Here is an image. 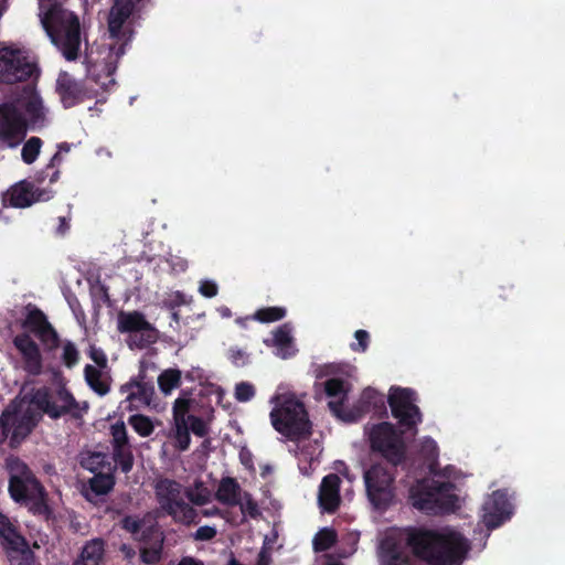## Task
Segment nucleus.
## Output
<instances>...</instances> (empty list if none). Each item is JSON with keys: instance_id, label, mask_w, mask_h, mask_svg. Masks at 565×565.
<instances>
[{"instance_id": "f257e3e1", "label": "nucleus", "mask_w": 565, "mask_h": 565, "mask_svg": "<svg viewBox=\"0 0 565 565\" xmlns=\"http://www.w3.org/2000/svg\"><path fill=\"white\" fill-rule=\"evenodd\" d=\"M43 415L51 419H58L70 415L74 419L82 417L78 402L65 386L56 388L41 386L33 390L30 405L23 411L19 403H10L0 416L1 439L11 437V444L20 443L26 438L42 420Z\"/></svg>"}, {"instance_id": "f03ea898", "label": "nucleus", "mask_w": 565, "mask_h": 565, "mask_svg": "<svg viewBox=\"0 0 565 565\" xmlns=\"http://www.w3.org/2000/svg\"><path fill=\"white\" fill-rule=\"evenodd\" d=\"M406 545L427 565H462L470 551L468 539L448 529L413 527L407 532Z\"/></svg>"}, {"instance_id": "7ed1b4c3", "label": "nucleus", "mask_w": 565, "mask_h": 565, "mask_svg": "<svg viewBox=\"0 0 565 565\" xmlns=\"http://www.w3.org/2000/svg\"><path fill=\"white\" fill-rule=\"evenodd\" d=\"M9 470V493L17 503H23L29 511L49 521L53 518V510L47 503V492L29 466L19 457L7 459Z\"/></svg>"}, {"instance_id": "20e7f679", "label": "nucleus", "mask_w": 565, "mask_h": 565, "mask_svg": "<svg viewBox=\"0 0 565 565\" xmlns=\"http://www.w3.org/2000/svg\"><path fill=\"white\" fill-rule=\"evenodd\" d=\"M409 499L415 509L434 515L454 512L459 500L454 482L430 478L416 481L409 489Z\"/></svg>"}, {"instance_id": "39448f33", "label": "nucleus", "mask_w": 565, "mask_h": 565, "mask_svg": "<svg viewBox=\"0 0 565 565\" xmlns=\"http://www.w3.org/2000/svg\"><path fill=\"white\" fill-rule=\"evenodd\" d=\"M276 406L270 412V422L275 430L291 441H299L310 437L311 422L305 404L294 396L276 395Z\"/></svg>"}, {"instance_id": "423d86ee", "label": "nucleus", "mask_w": 565, "mask_h": 565, "mask_svg": "<svg viewBox=\"0 0 565 565\" xmlns=\"http://www.w3.org/2000/svg\"><path fill=\"white\" fill-rule=\"evenodd\" d=\"M365 492L372 508L385 512L396 497L395 471L383 463L371 465L363 473Z\"/></svg>"}, {"instance_id": "0eeeda50", "label": "nucleus", "mask_w": 565, "mask_h": 565, "mask_svg": "<svg viewBox=\"0 0 565 565\" xmlns=\"http://www.w3.org/2000/svg\"><path fill=\"white\" fill-rule=\"evenodd\" d=\"M156 499L168 515L175 522L191 525L199 522L198 511L182 498V486L172 479L162 478L154 484Z\"/></svg>"}, {"instance_id": "6e6552de", "label": "nucleus", "mask_w": 565, "mask_h": 565, "mask_svg": "<svg viewBox=\"0 0 565 565\" xmlns=\"http://www.w3.org/2000/svg\"><path fill=\"white\" fill-rule=\"evenodd\" d=\"M416 393L412 388L392 387L387 397L393 417L403 431L417 433V426L423 422V414L415 404Z\"/></svg>"}, {"instance_id": "1a4fd4ad", "label": "nucleus", "mask_w": 565, "mask_h": 565, "mask_svg": "<svg viewBox=\"0 0 565 565\" xmlns=\"http://www.w3.org/2000/svg\"><path fill=\"white\" fill-rule=\"evenodd\" d=\"M371 447L396 468L406 458V445L393 424L383 422L376 425L370 436Z\"/></svg>"}, {"instance_id": "9d476101", "label": "nucleus", "mask_w": 565, "mask_h": 565, "mask_svg": "<svg viewBox=\"0 0 565 565\" xmlns=\"http://www.w3.org/2000/svg\"><path fill=\"white\" fill-rule=\"evenodd\" d=\"M117 329L120 333H129L127 343L130 349H146L158 340L157 329L140 311H120L117 319Z\"/></svg>"}, {"instance_id": "9b49d317", "label": "nucleus", "mask_w": 565, "mask_h": 565, "mask_svg": "<svg viewBox=\"0 0 565 565\" xmlns=\"http://www.w3.org/2000/svg\"><path fill=\"white\" fill-rule=\"evenodd\" d=\"M35 70L25 51L14 46L0 47V83L11 85L25 82Z\"/></svg>"}, {"instance_id": "f8f14e48", "label": "nucleus", "mask_w": 565, "mask_h": 565, "mask_svg": "<svg viewBox=\"0 0 565 565\" xmlns=\"http://www.w3.org/2000/svg\"><path fill=\"white\" fill-rule=\"evenodd\" d=\"M140 1L141 0H116L110 8L108 14V31L110 38L115 39L118 44V46L114 45L111 47L117 58L126 53V46L132 38L134 31L131 29H125L124 25Z\"/></svg>"}, {"instance_id": "ddd939ff", "label": "nucleus", "mask_w": 565, "mask_h": 565, "mask_svg": "<svg viewBox=\"0 0 565 565\" xmlns=\"http://www.w3.org/2000/svg\"><path fill=\"white\" fill-rule=\"evenodd\" d=\"M28 132V121L14 103L0 104V141L9 148L19 146Z\"/></svg>"}, {"instance_id": "4468645a", "label": "nucleus", "mask_w": 565, "mask_h": 565, "mask_svg": "<svg viewBox=\"0 0 565 565\" xmlns=\"http://www.w3.org/2000/svg\"><path fill=\"white\" fill-rule=\"evenodd\" d=\"M26 316L22 328L26 333H33L43 344L46 351H53L60 347V337L54 327L49 322L45 313L35 306L26 307Z\"/></svg>"}, {"instance_id": "2eb2a0df", "label": "nucleus", "mask_w": 565, "mask_h": 565, "mask_svg": "<svg viewBox=\"0 0 565 565\" xmlns=\"http://www.w3.org/2000/svg\"><path fill=\"white\" fill-rule=\"evenodd\" d=\"M54 194L50 188H38L33 182L22 180L7 191L4 202L12 207L24 209L38 202L50 201Z\"/></svg>"}, {"instance_id": "dca6fc26", "label": "nucleus", "mask_w": 565, "mask_h": 565, "mask_svg": "<svg viewBox=\"0 0 565 565\" xmlns=\"http://www.w3.org/2000/svg\"><path fill=\"white\" fill-rule=\"evenodd\" d=\"M12 342L22 356L23 370L29 375H40L43 371V359L36 342L26 332L17 334Z\"/></svg>"}, {"instance_id": "f3484780", "label": "nucleus", "mask_w": 565, "mask_h": 565, "mask_svg": "<svg viewBox=\"0 0 565 565\" xmlns=\"http://www.w3.org/2000/svg\"><path fill=\"white\" fill-rule=\"evenodd\" d=\"M511 514V504L507 494L500 490L494 491L483 504V523L488 529L500 526Z\"/></svg>"}, {"instance_id": "a211bd4d", "label": "nucleus", "mask_w": 565, "mask_h": 565, "mask_svg": "<svg viewBox=\"0 0 565 565\" xmlns=\"http://www.w3.org/2000/svg\"><path fill=\"white\" fill-rule=\"evenodd\" d=\"M341 478L337 473H329L321 480L318 491V503L323 512L334 513L341 504Z\"/></svg>"}, {"instance_id": "6ab92c4d", "label": "nucleus", "mask_w": 565, "mask_h": 565, "mask_svg": "<svg viewBox=\"0 0 565 565\" xmlns=\"http://www.w3.org/2000/svg\"><path fill=\"white\" fill-rule=\"evenodd\" d=\"M56 92L65 108L74 107L86 97V89L82 82L73 78L68 73H60L56 81Z\"/></svg>"}, {"instance_id": "aec40b11", "label": "nucleus", "mask_w": 565, "mask_h": 565, "mask_svg": "<svg viewBox=\"0 0 565 565\" xmlns=\"http://www.w3.org/2000/svg\"><path fill=\"white\" fill-rule=\"evenodd\" d=\"M116 484L115 470L99 471L83 486V495L93 501L96 497L109 493Z\"/></svg>"}, {"instance_id": "412c9836", "label": "nucleus", "mask_w": 565, "mask_h": 565, "mask_svg": "<svg viewBox=\"0 0 565 565\" xmlns=\"http://www.w3.org/2000/svg\"><path fill=\"white\" fill-rule=\"evenodd\" d=\"M145 371H140L136 379H131L126 384L121 385L120 392L127 394V398L139 399L140 402L149 405L152 396L154 395V386L151 382L145 381Z\"/></svg>"}, {"instance_id": "4be33fe9", "label": "nucleus", "mask_w": 565, "mask_h": 565, "mask_svg": "<svg viewBox=\"0 0 565 565\" xmlns=\"http://www.w3.org/2000/svg\"><path fill=\"white\" fill-rule=\"evenodd\" d=\"M383 565H414L406 546L393 539L382 542Z\"/></svg>"}, {"instance_id": "5701e85b", "label": "nucleus", "mask_w": 565, "mask_h": 565, "mask_svg": "<svg viewBox=\"0 0 565 565\" xmlns=\"http://www.w3.org/2000/svg\"><path fill=\"white\" fill-rule=\"evenodd\" d=\"M266 345H273L277 349V355L282 359L291 358L296 350L294 349V339L291 335V328L288 323L279 326L273 332V339L264 341Z\"/></svg>"}, {"instance_id": "b1692460", "label": "nucleus", "mask_w": 565, "mask_h": 565, "mask_svg": "<svg viewBox=\"0 0 565 565\" xmlns=\"http://www.w3.org/2000/svg\"><path fill=\"white\" fill-rule=\"evenodd\" d=\"M242 489L236 479L225 477L221 480L215 493L216 500L230 507H235L241 503Z\"/></svg>"}, {"instance_id": "393cba45", "label": "nucleus", "mask_w": 565, "mask_h": 565, "mask_svg": "<svg viewBox=\"0 0 565 565\" xmlns=\"http://www.w3.org/2000/svg\"><path fill=\"white\" fill-rule=\"evenodd\" d=\"M23 542L10 543L3 547L11 565H35V554L24 536Z\"/></svg>"}, {"instance_id": "a878e982", "label": "nucleus", "mask_w": 565, "mask_h": 565, "mask_svg": "<svg viewBox=\"0 0 565 565\" xmlns=\"http://www.w3.org/2000/svg\"><path fill=\"white\" fill-rule=\"evenodd\" d=\"M79 463L82 468L90 471L92 473L116 470V466L111 463L109 456L102 451L83 452L81 455Z\"/></svg>"}, {"instance_id": "bb28decb", "label": "nucleus", "mask_w": 565, "mask_h": 565, "mask_svg": "<svg viewBox=\"0 0 565 565\" xmlns=\"http://www.w3.org/2000/svg\"><path fill=\"white\" fill-rule=\"evenodd\" d=\"M105 554V542L102 539H93L83 546L78 559L73 565H99Z\"/></svg>"}, {"instance_id": "cd10ccee", "label": "nucleus", "mask_w": 565, "mask_h": 565, "mask_svg": "<svg viewBox=\"0 0 565 565\" xmlns=\"http://www.w3.org/2000/svg\"><path fill=\"white\" fill-rule=\"evenodd\" d=\"M24 111L26 115L28 127L32 129L42 128L45 125V109L41 97L36 94L31 95L25 104Z\"/></svg>"}, {"instance_id": "c85d7f7f", "label": "nucleus", "mask_w": 565, "mask_h": 565, "mask_svg": "<svg viewBox=\"0 0 565 565\" xmlns=\"http://www.w3.org/2000/svg\"><path fill=\"white\" fill-rule=\"evenodd\" d=\"M84 376L87 385L98 395L104 396L110 390L109 376H105L97 367L86 364L84 367Z\"/></svg>"}, {"instance_id": "c756f323", "label": "nucleus", "mask_w": 565, "mask_h": 565, "mask_svg": "<svg viewBox=\"0 0 565 565\" xmlns=\"http://www.w3.org/2000/svg\"><path fill=\"white\" fill-rule=\"evenodd\" d=\"M359 404L363 412L377 413L385 408L384 395L372 387H366L360 396Z\"/></svg>"}, {"instance_id": "7c9ffc66", "label": "nucleus", "mask_w": 565, "mask_h": 565, "mask_svg": "<svg viewBox=\"0 0 565 565\" xmlns=\"http://www.w3.org/2000/svg\"><path fill=\"white\" fill-rule=\"evenodd\" d=\"M181 371L178 369L164 370L158 377V385L160 391L168 395L172 390L181 385Z\"/></svg>"}, {"instance_id": "2f4dec72", "label": "nucleus", "mask_w": 565, "mask_h": 565, "mask_svg": "<svg viewBox=\"0 0 565 565\" xmlns=\"http://www.w3.org/2000/svg\"><path fill=\"white\" fill-rule=\"evenodd\" d=\"M337 540L338 534L333 529L323 527L313 537V550L316 552H326L337 543Z\"/></svg>"}, {"instance_id": "473e14b6", "label": "nucleus", "mask_w": 565, "mask_h": 565, "mask_svg": "<svg viewBox=\"0 0 565 565\" xmlns=\"http://www.w3.org/2000/svg\"><path fill=\"white\" fill-rule=\"evenodd\" d=\"M0 537L2 539V545L10 543L23 542L22 535L19 533L17 526L11 523L8 516L0 512Z\"/></svg>"}, {"instance_id": "72a5a7b5", "label": "nucleus", "mask_w": 565, "mask_h": 565, "mask_svg": "<svg viewBox=\"0 0 565 565\" xmlns=\"http://www.w3.org/2000/svg\"><path fill=\"white\" fill-rule=\"evenodd\" d=\"M139 540L143 543V546H163L164 534L158 524H151L146 526L141 533Z\"/></svg>"}, {"instance_id": "f704fd0d", "label": "nucleus", "mask_w": 565, "mask_h": 565, "mask_svg": "<svg viewBox=\"0 0 565 565\" xmlns=\"http://www.w3.org/2000/svg\"><path fill=\"white\" fill-rule=\"evenodd\" d=\"M113 460L119 467L121 472H130L134 467V455L131 446L113 448Z\"/></svg>"}, {"instance_id": "c9c22d12", "label": "nucleus", "mask_w": 565, "mask_h": 565, "mask_svg": "<svg viewBox=\"0 0 565 565\" xmlns=\"http://www.w3.org/2000/svg\"><path fill=\"white\" fill-rule=\"evenodd\" d=\"M287 315L285 307H264L255 311L253 318L262 323L276 322Z\"/></svg>"}, {"instance_id": "e433bc0d", "label": "nucleus", "mask_w": 565, "mask_h": 565, "mask_svg": "<svg viewBox=\"0 0 565 565\" xmlns=\"http://www.w3.org/2000/svg\"><path fill=\"white\" fill-rule=\"evenodd\" d=\"M42 146H43V141L40 137L29 138L24 142L22 150H21V158H22L23 162L26 164H32L33 162H35L41 152Z\"/></svg>"}, {"instance_id": "4c0bfd02", "label": "nucleus", "mask_w": 565, "mask_h": 565, "mask_svg": "<svg viewBox=\"0 0 565 565\" xmlns=\"http://www.w3.org/2000/svg\"><path fill=\"white\" fill-rule=\"evenodd\" d=\"M129 425L134 428V430L141 437L150 436L154 426L150 417L142 414H135L128 418Z\"/></svg>"}, {"instance_id": "58836bf2", "label": "nucleus", "mask_w": 565, "mask_h": 565, "mask_svg": "<svg viewBox=\"0 0 565 565\" xmlns=\"http://www.w3.org/2000/svg\"><path fill=\"white\" fill-rule=\"evenodd\" d=\"M419 451L424 460L428 462L430 467L437 462L439 457V448L433 438L426 437L420 444Z\"/></svg>"}, {"instance_id": "ea45409f", "label": "nucleus", "mask_w": 565, "mask_h": 565, "mask_svg": "<svg viewBox=\"0 0 565 565\" xmlns=\"http://www.w3.org/2000/svg\"><path fill=\"white\" fill-rule=\"evenodd\" d=\"M61 360L67 369H73L79 362V352L72 341L63 343Z\"/></svg>"}, {"instance_id": "a19ab883", "label": "nucleus", "mask_w": 565, "mask_h": 565, "mask_svg": "<svg viewBox=\"0 0 565 565\" xmlns=\"http://www.w3.org/2000/svg\"><path fill=\"white\" fill-rule=\"evenodd\" d=\"M174 447L179 451H185L191 444V436L188 424H174Z\"/></svg>"}, {"instance_id": "79ce46f5", "label": "nucleus", "mask_w": 565, "mask_h": 565, "mask_svg": "<svg viewBox=\"0 0 565 565\" xmlns=\"http://www.w3.org/2000/svg\"><path fill=\"white\" fill-rule=\"evenodd\" d=\"M192 401L179 397L173 403L174 424H188V413L190 412Z\"/></svg>"}, {"instance_id": "37998d69", "label": "nucleus", "mask_w": 565, "mask_h": 565, "mask_svg": "<svg viewBox=\"0 0 565 565\" xmlns=\"http://www.w3.org/2000/svg\"><path fill=\"white\" fill-rule=\"evenodd\" d=\"M238 505L244 515H248L252 519H257L260 515L258 504L249 492H244L241 495V503Z\"/></svg>"}, {"instance_id": "c03bdc74", "label": "nucleus", "mask_w": 565, "mask_h": 565, "mask_svg": "<svg viewBox=\"0 0 565 565\" xmlns=\"http://www.w3.org/2000/svg\"><path fill=\"white\" fill-rule=\"evenodd\" d=\"M111 436L113 448L130 446L124 423H117L111 426Z\"/></svg>"}, {"instance_id": "a18cd8bd", "label": "nucleus", "mask_w": 565, "mask_h": 565, "mask_svg": "<svg viewBox=\"0 0 565 565\" xmlns=\"http://www.w3.org/2000/svg\"><path fill=\"white\" fill-rule=\"evenodd\" d=\"M163 546H142L140 548V559L145 564L153 565L161 561Z\"/></svg>"}, {"instance_id": "49530a36", "label": "nucleus", "mask_w": 565, "mask_h": 565, "mask_svg": "<svg viewBox=\"0 0 565 565\" xmlns=\"http://www.w3.org/2000/svg\"><path fill=\"white\" fill-rule=\"evenodd\" d=\"M121 529L137 536L146 527L143 520L138 516L126 515L120 521Z\"/></svg>"}, {"instance_id": "de8ad7c7", "label": "nucleus", "mask_w": 565, "mask_h": 565, "mask_svg": "<svg viewBox=\"0 0 565 565\" xmlns=\"http://www.w3.org/2000/svg\"><path fill=\"white\" fill-rule=\"evenodd\" d=\"M344 380L332 377L324 382V392L329 397H341L345 395Z\"/></svg>"}, {"instance_id": "09e8293b", "label": "nucleus", "mask_w": 565, "mask_h": 565, "mask_svg": "<svg viewBox=\"0 0 565 565\" xmlns=\"http://www.w3.org/2000/svg\"><path fill=\"white\" fill-rule=\"evenodd\" d=\"M354 338H355L356 342H352L350 344V349L353 352H365L369 349V344H370L369 332L365 330H362V329L356 330L354 332Z\"/></svg>"}, {"instance_id": "8fccbe9b", "label": "nucleus", "mask_w": 565, "mask_h": 565, "mask_svg": "<svg viewBox=\"0 0 565 565\" xmlns=\"http://www.w3.org/2000/svg\"><path fill=\"white\" fill-rule=\"evenodd\" d=\"M188 426L189 430L191 429V431L198 437H204L209 433L206 423L195 415L188 416Z\"/></svg>"}, {"instance_id": "3c124183", "label": "nucleus", "mask_w": 565, "mask_h": 565, "mask_svg": "<svg viewBox=\"0 0 565 565\" xmlns=\"http://www.w3.org/2000/svg\"><path fill=\"white\" fill-rule=\"evenodd\" d=\"M255 395V387L247 382H241L235 386V398L238 402H248Z\"/></svg>"}, {"instance_id": "603ef678", "label": "nucleus", "mask_w": 565, "mask_h": 565, "mask_svg": "<svg viewBox=\"0 0 565 565\" xmlns=\"http://www.w3.org/2000/svg\"><path fill=\"white\" fill-rule=\"evenodd\" d=\"M227 358L236 367H242L249 363L248 353L238 348H231L227 352Z\"/></svg>"}, {"instance_id": "864d4df0", "label": "nucleus", "mask_w": 565, "mask_h": 565, "mask_svg": "<svg viewBox=\"0 0 565 565\" xmlns=\"http://www.w3.org/2000/svg\"><path fill=\"white\" fill-rule=\"evenodd\" d=\"M64 158L60 152H55L47 163V169H52V173L50 175V184H53L60 180L61 170L60 167L63 163Z\"/></svg>"}, {"instance_id": "5fc2aeb1", "label": "nucleus", "mask_w": 565, "mask_h": 565, "mask_svg": "<svg viewBox=\"0 0 565 565\" xmlns=\"http://www.w3.org/2000/svg\"><path fill=\"white\" fill-rule=\"evenodd\" d=\"M216 534L217 531L215 527L203 525L195 531V533L193 534V539L195 541H211L216 536Z\"/></svg>"}, {"instance_id": "6e6d98bb", "label": "nucleus", "mask_w": 565, "mask_h": 565, "mask_svg": "<svg viewBox=\"0 0 565 565\" xmlns=\"http://www.w3.org/2000/svg\"><path fill=\"white\" fill-rule=\"evenodd\" d=\"M199 291L203 297L212 298L215 297L218 292V287L216 282L212 280H203L200 284Z\"/></svg>"}, {"instance_id": "4d7b16f0", "label": "nucleus", "mask_w": 565, "mask_h": 565, "mask_svg": "<svg viewBox=\"0 0 565 565\" xmlns=\"http://www.w3.org/2000/svg\"><path fill=\"white\" fill-rule=\"evenodd\" d=\"M89 358L97 364L99 369L107 367L108 360L102 349L92 347L89 350Z\"/></svg>"}, {"instance_id": "13d9d810", "label": "nucleus", "mask_w": 565, "mask_h": 565, "mask_svg": "<svg viewBox=\"0 0 565 565\" xmlns=\"http://www.w3.org/2000/svg\"><path fill=\"white\" fill-rule=\"evenodd\" d=\"M52 173V169H47V164L41 169L40 171H38L35 174H34V178H33V183H39V184H42L44 183L46 180L50 182V175Z\"/></svg>"}, {"instance_id": "bf43d9fd", "label": "nucleus", "mask_w": 565, "mask_h": 565, "mask_svg": "<svg viewBox=\"0 0 565 565\" xmlns=\"http://www.w3.org/2000/svg\"><path fill=\"white\" fill-rule=\"evenodd\" d=\"M58 227H57V233L63 235L67 232V230L70 228V224H68V221L66 220V217L64 216H60L58 217Z\"/></svg>"}, {"instance_id": "052dcab7", "label": "nucleus", "mask_w": 565, "mask_h": 565, "mask_svg": "<svg viewBox=\"0 0 565 565\" xmlns=\"http://www.w3.org/2000/svg\"><path fill=\"white\" fill-rule=\"evenodd\" d=\"M178 565H203L202 562L195 559L194 557H191V556H184L180 559V562L178 563Z\"/></svg>"}, {"instance_id": "680f3d73", "label": "nucleus", "mask_w": 565, "mask_h": 565, "mask_svg": "<svg viewBox=\"0 0 565 565\" xmlns=\"http://www.w3.org/2000/svg\"><path fill=\"white\" fill-rule=\"evenodd\" d=\"M71 150V145L68 142H60L57 143V152L60 153H67Z\"/></svg>"}, {"instance_id": "e2e57ef3", "label": "nucleus", "mask_w": 565, "mask_h": 565, "mask_svg": "<svg viewBox=\"0 0 565 565\" xmlns=\"http://www.w3.org/2000/svg\"><path fill=\"white\" fill-rule=\"evenodd\" d=\"M341 406H342V402H341V401H339V402H334V401L329 402V407H330V409H331L334 414H337V415H339V412H340Z\"/></svg>"}, {"instance_id": "0e129e2a", "label": "nucleus", "mask_w": 565, "mask_h": 565, "mask_svg": "<svg viewBox=\"0 0 565 565\" xmlns=\"http://www.w3.org/2000/svg\"><path fill=\"white\" fill-rule=\"evenodd\" d=\"M324 565H343V563L332 556H328Z\"/></svg>"}, {"instance_id": "69168bd1", "label": "nucleus", "mask_w": 565, "mask_h": 565, "mask_svg": "<svg viewBox=\"0 0 565 565\" xmlns=\"http://www.w3.org/2000/svg\"><path fill=\"white\" fill-rule=\"evenodd\" d=\"M188 497H189V499H190L192 502H194V503H196V504H202V503H204V501H201V500H199V499H194V498H193V495H192V493H190V492L188 493Z\"/></svg>"}, {"instance_id": "338daca9", "label": "nucleus", "mask_w": 565, "mask_h": 565, "mask_svg": "<svg viewBox=\"0 0 565 565\" xmlns=\"http://www.w3.org/2000/svg\"><path fill=\"white\" fill-rule=\"evenodd\" d=\"M227 565H243V564H241L236 558L232 557L228 561Z\"/></svg>"}, {"instance_id": "774afa93", "label": "nucleus", "mask_w": 565, "mask_h": 565, "mask_svg": "<svg viewBox=\"0 0 565 565\" xmlns=\"http://www.w3.org/2000/svg\"><path fill=\"white\" fill-rule=\"evenodd\" d=\"M257 565H268V563L264 559L263 553L260 554Z\"/></svg>"}]
</instances>
